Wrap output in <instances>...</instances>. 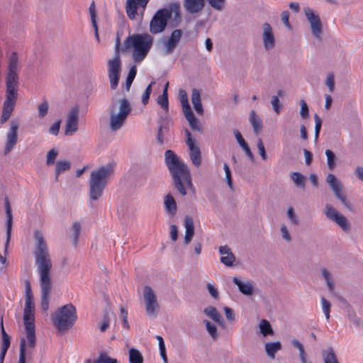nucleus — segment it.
I'll use <instances>...</instances> for the list:
<instances>
[{"instance_id": "obj_53", "label": "nucleus", "mask_w": 363, "mask_h": 363, "mask_svg": "<svg viewBox=\"0 0 363 363\" xmlns=\"http://www.w3.org/2000/svg\"><path fill=\"white\" fill-rule=\"evenodd\" d=\"M287 216L289 219L290 220L291 223L294 225H298L299 223L298 218L296 216V214L294 212V210L292 207H289L287 209Z\"/></svg>"}, {"instance_id": "obj_63", "label": "nucleus", "mask_w": 363, "mask_h": 363, "mask_svg": "<svg viewBox=\"0 0 363 363\" xmlns=\"http://www.w3.org/2000/svg\"><path fill=\"white\" fill-rule=\"evenodd\" d=\"M110 320L107 314L104 315L103 322L100 325L101 332H105L109 327Z\"/></svg>"}, {"instance_id": "obj_50", "label": "nucleus", "mask_w": 363, "mask_h": 363, "mask_svg": "<svg viewBox=\"0 0 363 363\" xmlns=\"http://www.w3.org/2000/svg\"><path fill=\"white\" fill-rule=\"evenodd\" d=\"M300 106H301L300 115L303 119H306L309 116L308 106L304 100L300 101Z\"/></svg>"}, {"instance_id": "obj_19", "label": "nucleus", "mask_w": 363, "mask_h": 363, "mask_svg": "<svg viewBox=\"0 0 363 363\" xmlns=\"http://www.w3.org/2000/svg\"><path fill=\"white\" fill-rule=\"evenodd\" d=\"M262 40L264 48L266 50H270L275 46V38L272 28L269 23H264L262 25Z\"/></svg>"}, {"instance_id": "obj_33", "label": "nucleus", "mask_w": 363, "mask_h": 363, "mask_svg": "<svg viewBox=\"0 0 363 363\" xmlns=\"http://www.w3.org/2000/svg\"><path fill=\"white\" fill-rule=\"evenodd\" d=\"M281 348L279 342H267L265 344V351L267 354L271 358L274 359L275 354Z\"/></svg>"}, {"instance_id": "obj_18", "label": "nucleus", "mask_w": 363, "mask_h": 363, "mask_svg": "<svg viewBox=\"0 0 363 363\" xmlns=\"http://www.w3.org/2000/svg\"><path fill=\"white\" fill-rule=\"evenodd\" d=\"M6 91L5 101L16 104L18 88V78H6Z\"/></svg>"}, {"instance_id": "obj_44", "label": "nucleus", "mask_w": 363, "mask_h": 363, "mask_svg": "<svg viewBox=\"0 0 363 363\" xmlns=\"http://www.w3.org/2000/svg\"><path fill=\"white\" fill-rule=\"evenodd\" d=\"M320 303H321L322 311L325 316V318H326L327 321H329L330 317V313L331 304L325 297H321Z\"/></svg>"}, {"instance_id": "obj_21", "label": "nucleus", "mask_w": 363, "mask_h": 363, "mask_svg": "<svg viewBox=\"0 0 363 363\" xmlns=\"http://www.w3.org/2000/svg\"><path fill=\"white\" fill-rule=\"evenodd\" d=\"M205 6V0H184L183 6L185 11L190 14L201 12Z\"/></svg>"}, {"instance_id": "obj_24", "label": "nucleus", "mask_w": 363, "mask_h": 363, "mask_svg": "<svg viewBox=\"0 0 363 363\" xmlns=\"http://www.w3.org/2000/svg\"><path fill=\"white\" fill-rule=\"evenodd\" d=\"M233 283L238 287L239 291L245 296H251L254 293L255 286L252 281H242L239 278L234 277Z\"/></svg>"}, {"instance_id": "obj_13", "label": "nucleus", "mask_w": 363, "mask_h": 363, "mask_svg": "<svg viewBox=\"0 0 363 363\" xmlns=\"http://www.w3.org/2000/svg\"><path fill=\"white\" fill-rule=\"evenodd\" d=\"M326 182L332 189L336 198H337L346 208L350 209V203L342 193L343 185L337 178L333 174H328L326 177Z\"/></svg>"}, {"instance_id": "obj_56", "label": "nucleus", "mask_w": 363, "mask_h": 363, "mask_svg": "<svg viewBox=\"0 0 363 363\" xmlns=\"http://www.w3.org/2000/svg\"><path fill=\"white\" fill-rule=\"evenodd\" d=\"M155 84V82H152L146 88L143 96L142 101L144 104H146L150 99V96L152 91V86Z\"/></svg>"}, {"instance_id": "obj_9", "label": "nucleus", "mask_w": 363, "mask_h": 363, "mask_svg": "<svg viewBox=\"0 0 363 363\" xmlns=\"http://www.w3.org/2000/svg\"><path fill=\"white\" fill-rule=\"evenodd\" d=\"M143 298L147 316L150 318H155L158 315L160 306L155 293L148 286L144 287Z\"/></svg>"}, {"instance_id": "obj_20", "label": "nucleus", "mask_w": 363, "mask_h": 363, "mask_svg": "<svg viewBox=\"0 0 363 363\" xmlns=\"http://www.w3.org/2000/svg\"><path fill=\"white\" fill-rule=\"evenodd\" d=\"M320 272L329 293L332 296L340 298V296L335 291V282L331 272L325 267H323Z\"/></svg>"}, {"instance_id": "obj_8", "label": "nucleus", "mask_w": 363, "mask_h": 363, "mask_svg": "<svg viewBox=\"0 0 363 363\" xmlns=\"http://www.w3.org/2000/svg\"><path fill=\"white\" fill-rule=\"evenodd\" d=\"M51 319L59 331H67L74 325L77 319L76 308L72 303L65 305L52 315Z\"/></svg>"}, {"instance_id": "obj_45", "label": "nucleus", "mask_w": 363, "mask_h": 363, "mask_svg": "<svg viewBox=\"0 0 363 363\" xmlns=\"http://www.w3.org/2000/svg\"><path fill=\"white\" fill-rule=\"evenodd\" d=\"M203 323L206 325L208 333L211 336V337L213 340L217 339L218 337L217 327L214 324L211 323L210 321L206 320H203Z\"/></svg>"}, {"instance_id": "obj_36", "label": "nucleus", "mask_w": 363, "mask_h": 363, "mask_svg": "<svg viewBox=\"0 0 363 363\" xmlns=\"http://www.w3.org/2000/svg\"><path fill=\"white\" fill-rule=\"evenodd\" d=\"M322 354L325 363H338L336 355L332 347L323 350Z\"/></svg>"}, {"instance_id": "obj_16", "label": "nucleus", "mask_w": 363, "mask_h": 363, "mask_svg": "<svg viewBox=\"0 0 363 363\" xmlns=\"http://www.w3.org/2000/svg\"><path fill=\"white\" fill-rule=\"evenodd\" d=\"M19 123L16 121H11L10 128L6 133V140L4 147V155L9 153L16 145L18 141V130Z\"/></svg>"}, {"instance_id": "obj_1", "label": "nucleus", "mask_w": 363, "mask_h": 363, "mask_svg": "<svg viewBox=\"0 0 363 363\" xmlns=\"http://www.w3.org/2000/svg\"><path fill=\"white\" fill-rule=\"evenodd\" d=\"M34 239L35 247L33 255L39 274L41 308L47 311L49 308L50 296L52 286L51 277L52 263L43 234L39 230H35Z\"/></svg>"}, {"instance_id": "obj_60", "label": "nucleus", "mask_w": 363, "mask_h": 363, "mask_svg": "<svg viewBox=\"0 0 363 363\" xmlns=\"http://www.w3.org/2000/svg\"><path fill=\"white\" fill-rule=\"evenodd\" d=\"M233 133H234L235 137L238 144L241 147V148H242L246 145H247L238 130H235L233 131Z\"/></svg>"}, {"instance_id": "obj_47", "label": "nucleus", "mask_w": 363, "mask_h": 363, "mask_svg": "<svg viewBox=\"0 0 363 363\" xmlns=\"http://www.w3.org/2000/svg\"><path fill=\"white\" fill-rule=\"evenodd\" d=\"M49 109V104L47 101H44L40 103L38 106V112L39 118H44L48 111Z\"/></svg>"}, {"instance_id": "obj_25", "label": "nucleus", "mask_w": 363, "mask_h": 363, "mask_svg": "<svg viewBox=\"0 0 363 363\" xmlns=\"http://www.w3.org/2000/svg\"><path fill=\"white\" fill-rule=\"evenodd\" d=\"M219 252L222 255L220 262L228 267H231L235 260V257L232 253L230 247L228 246H221L219 248Z\"/></svg>"}, {"instance_id": "obj_35", "label": "nucleus", "mask_w": 363, "mask_h": 363, "mask_svg": "<svg viewBox=\"0 0 363 363\" xmlns=\"http://www.w3.org/2000/svg\"><path fill=\"white\" fill-rule=\"evenodd\" d=\"M15 104L4 101L1 123H4L10 118L14 107Z\"/></svg>"}, {"instance_id": "obj_61", "label": "nucleus", "mask_w": 363, "mask_h": 363, "mask_svg": "<svg viewBox=\"0 0 363 363\" xmlns=\"http://www.w3.org/2000/svg\"><path fill=\"white\" fill-rule=\"evenodd\" d=\"M207 289L208 290L209 294H211V296L213 298H214L216 299L218 298L219 294L218 292L217 289L215 287V286L213 284L208 283L207 284Z\"/></svg>"}, {"instance_id": "obj_51", "label": "nucleus", "mask_w": 363, "mask_h": 363, "mask_svg": "<svg viewBox=\"0 0 363 363\" xmlns=\"http://www.w3.org/2000/svg\"><path fill=\"white\" fill-rule=\"evenodd\" d=\"M272 106L274 111L279 114L282 109V105L280 103L278 96H273L272 99Z\"/></svg>"}, {"instance_id": "obj_46", "label": "nucleus", "mask_w": 363, "mask_h": 363, "mask_svg": "<svg viewBox=\"0 0 363 363\" xmlns=\"http://www.w3.org/2000/svg\"><path fill=\"white\" fill-rule=\"evenodd\" d=\"M157 104L162 108L165 111H168L169 101L168 94H166L165 91H162V94L157 97Z\"/></svg>"}, {"instance_id": "obj_26", "label": "nucleus", "mask_w": 363, "mask_h": 363, "mask_svg": "<svg viewBox=\"0 0 363 363\" xmlns=\"http://www.w3.org/2000/svg\"><path fill=\"white\" fill-rule=\"evenodd\" d=\"M185 235L184 244L188 245L192 240L194 235V225L193 218L190 216H186L184 219Z\"/></svg>"}, {"instance_id": "obj_39", "label": "nucleus", "mask_w": 363, "mask_h": 363, "mask_svg": "<svg viewBox=\"0 0 363 363\" xmlns=\"http://www.w3.org/2000/svg\"><path fill=\"white\" fill-rule=\"evenodd\" d=\"M129 362L130 363H143V357L138 350L131 348L129 350Z\"/></svg>"}, {"instance_id": "obj_28", "label": "nucleus", "mask_w": 363, "mask_h": 363, "mask_svg": "<svg viewBox=\"0 0 363 363\" xmlns=\"http://www.w3.org/2000/svg\"><path fill=\"white\" fill-rule=\"evenodd\" d=\"M164 205L167 213L174 216L177 212V203L171 194H167L164 199Z\"/></svg>"}, {"instance_id": "obj_38", "label": "nucleus", "mask_w": 363, "mask_h": 363, "mask_svg": "<svg viewBox=\"0 0 363 363\" xmlns=\"http://www.w3.org/2000/svg\"><path fill=\"white\" fill-rule=\"evenodd\" d=\"M260 333L263 336L272 335L274 334L272 326L268 320L263 319L259 324Z\"/></svg>"}, {"instance_id": "obj_48", "label": "nucleus", "mask_w": 363, "mask_h": 363, "mask_svg": "<svg viewBox=\"0 0 363 363\" xmlns=\"http://www.w3.org/2000/svg\"><path fill=\"white\" fill-rule=\"evenodd\" d=\"M58 155V151L56 149L50 150L47 154L46 164L48 166L52 165L55 163V159Z\"/></svg>"}, {"instance_id": "obj_34", "label": "nucleus", "mask_w": 363, "mask_h": 363, "mask_svg": "<svg viewBox=\"0 0 363 363\" xmlns=\"http://www.w3.org/2000/svg\"><path fill=\"white\" fill-rule=\"evenodd\" d=\"M71 167V163L67 160H59L56 163L55 167V181H58L60 174L67 171Z\"/></svg>"}, {"instance_id": "obj_57", "label": "nucleus", "mask_w": 363, "mask_h": 363, "mask_svg": "<svg viewBox=\"0 0 363 363\" xmlns=\"http://www.w3.org/2000/svg\"><path fill=\"white\" fill-rule=\"evenodd\" d=\"M281 233L283 239L289 242L291 241V236L286 225L283 224L281 226Z\"/></svg>"}, {"instance_id": "obj_27", "label": "nucleus", "mask_w": 363, "mask_h": 363, "mask_svg": "<svg viewBox=\"0 0 363 363\" xmlns=\"http://www.w3.org/2000/svg\"><path fill=\"white\" fill-rule=\"evenodd\" d=\"M203 313L220 326H225V321L222 315L214 306H208L205 308Z\"/></svg>"}, {"instance_id": "obj_41", "label": "nucleus", "mask_w": 363, "mask_h": 363, "mask_svg": "<svg viewBox=\"0 0 363 363\" xmlns=\"http://www.w3.org/2000/svg\"><path fill=\"white\" fill-rule=\"evenodd\" d=\"M291 179L293 180L296 186L304 188L306 177L299 172H293L291 174Z\"/></svg>"}, {"instance_id": "obj_12", "label": "nucleus", "mask_w": 363, "mask_h": 363, "mask_svg": "<svg viewBox=\"0 0 363 363\" xmlns=\"http://www.w3.org/2000/svg\"><path fill=\"white\" fill-rule=\"evenodd\" d=\"M303 12L310 23L313 35L316 38H320L322 34L323 26L318 14L308 6L303 9Z\"/></svg>"}, {"instance_id": "obj_62", "label": "nucleus", "mask_w": 363, "mask_h": 363, "mask_svg": "<svg viewBox=\"0 0 363 363\" xmlns=\"http://www.w3.org/2000/svg\"><path fill=\"white\" fill-rule=\"evenodd\" d=\"M191 126V128L194 130H201V126H200V124H199V120L195 117V116H194V118L192 119H189L187 118L186 119Z\"/></svg>"}, {"instance_id": "obj_30", "label": "nucleus", "mask_w": 363, "mask_h": 363, "mask_svg": "<svg viewBox=\"0 0 363 363\" xmlns=\"http://www.w3.org/2000/svg\"><path fill=\"white\" fill-rule=\"evenodd\" d=\"M191 102L196 113L199 114H202L203 112V108L201 104L200 92L196 89H194L192 90Z\"/></svg>"}, {"instance_id": "obj_5", "label": "nucleus", "mask_w": 363, "mask_h": 363, "mask_svg": "<svg viewBox=\"0 0 363 363\" xmlns=\"http://www.w3.org/2000/svg\"><path fill=\"white\" fill-rule=\"evenodd\" d=\"M108 110L109 113V128L111 131L116 132L125 125L132 108L128 100L123 98L113 100Z\"/></svg>"}, {"instance_id": "obj_55", "label": "nucleus", "mask_w": 363, "mask_h": 363, "mask_svg": "<svg viewBox=\"0 0 363 363\" xmlns=\"http://www.w3.org/2000/svg\"><path fill=\"white\" fill-rule=\"evenodd\" d=\"M184 114L185 116L186 119L189 118L192 119L194 118V113L192 112L190 105L189 103L182 105Z\"/></svg>"}, {"instance_id": "obj_11", "label": "nucleus", "mask_w": 363, "mask_h": 363, "mask_svg": "<svg viewBox=\"0 0 363 363\" xmlns=\"http://www.w3.org/2000/svg\"><path fill=\"white\" fill-rule=\"evenodd\" d=\"M323 213L329 220L335 223L343 231H349L350 224L347 218L339 213L338 211L330 204L325 205Z\"/></svg>"}, {"instance_id": "obj_49", "label": "nucleus", "mask_w": 363, "mask_h": 363, "mask_svg": "<svg viewBox=\"0 0 363 363\" xmlns=\"http://www.w3.org/2000/svg\"><path fill=\"white\" fill-rule=\"evenodd\" d=\"M72 231L73 234L74 243L76 245L78 242L79 237L81 231V225L79 223H74L72 227Z\"/></svg>"}, {"instance_id": "obj_52", "label": "nucleus", "mask_w": 363, "mask_h": 363, "mask_svg": "<svg viewBox=\"0 0 363 363\" xmlns=\"http://www.w3.org/2000/svg\"><path fill=\"white\" fill-rule=\"evenodd\" d=\"M315 120V141H317L319 137L320 131L321 129L322 121L319 116L315 114L314 116Z\"/></svg>"}, {"instance_id": "obj_31", "label": "nucleus", "mask_w": 363, "mask_h": 363, "mask_svg": "<svg viewBox=\"0 0 363 363\" xmlns=\"http://www.w3.org/2000/svg\"><path fill=\"white\" fill-rule=\"evenodd\" d=\"M1 333L3 337V342L0 354V363H4L6 353L10 346V338L4 328L3 323H1Z\"/></svg>"}, {"instance_id": "obj_42", "label": "nucleus", "mask_w": 363, "mask_h": 363, "mask_svg": "<svg viewBox=\"0 0 363 363\" xmlns=\"http://www.w3.org/2000/svg\"><path fill=\"white\" fill-rule=\"evenodd\" d=\"M94 363H118V362L116 359L109 357L107 354L101 352L99 355L94 359Z\"/></svg>"}, {"instance_id": "obj_17", "label": "nucleus", "mask_w": 363, "mask_h": 363, "mask_svg": "<svg viewBox=\"0 0 363 363\" xmlns=\"http://www.w3.org/2000/svg\"><path fill=\"white\" fill-rule=\"evenodd\" d=\"M182 35V32L179 29L172 31L168 39L164 40V55H168L172 54L177 45L179 44Z\"/></svg>"}, {"instance_id": "obj_14", "label": "nucleus", "mask_w": 363, "mask_h": 363, "mask_svg": "<svg viewBox=\"0 0 363 363\" xmlns=\"http://www.w3.org/2000/svg\"><path fill=\"white\" fill-rule=\"evenodd\" d=\"M186 145L189 149V157L193 164L199 167L201 164V153L199 147L196 145V139L193 138L189 130H185Z\"/></svg>"}, {"instance_id": "obj_43", "label": "nucleus", "mask_w": 363, "mask_h": 363, "mask_svg": "<svg viewBox=\"0 0 363 363\" xmlns=\"http://www.w3.org/2000/svg\"><path fill=\"white\" fill-rule=\"evenodd\" d=\"M208 5L216 11H221L224 9L226 0H206Z\"/></svg>"}, {"instance_id": "obj_6", "label": "nucleus", "mask_w": 363, "mask_h": 363, "mask_svg": "<svg viewBox=\"0 0 363 363\" xmlns=\"http://www.w3.org/2000/svg\"><path fill=\"white\" fill-rule=\"evenodd\" d=\"M35 304L29 282H27L25 296V308L23 311V324L26 330L28 346L35 348L36 343L34 318Z\"/></svg>"}, {"instance_id": "obj_58", "label": "nucleus", "mask_w": 363, "mask_h": 363, "mask_svg": "<svg viewBox=\"0 0 363 363\" xmlns=\"http://www.w3.org/2000/svg\"><path fill=\"white\" fill-rule=\"evenodd\" d=\"M223 169L225 173V178H226V182L228 183V185L230 188H232L233 181H232V177H231V172H230V169L228 165L226 163H225L223 165Z\"/></svg>"}, {"instance_id": "obj_32", "label": "nucleus", "mask_w": 363, "mask_h": 363, "mask_svg": "<svg viewBox=\"0 0 363 363\" xmlns=\"http://www.w3.org/2000/svg\"><path fill=\"white\" fill-rule=\"evenodd\" d=\"M138 4L135 0H127L125 4V11L127 16L131 20L135 19L137 15Z\"/></svg>"}, {"instance_id": "obj_22", "label": "nucleus", "mask_w": 363, "mask_h": 363, "mask_svg": "<svg viewBox=\"0 0 363 363\" xmlns=\"http://www.w3.org/2000/svg\"><path fill=\"white\" fill-rule=\"evenodd\" d=\"M6 213L7 216V221H6V239L4 245V254H8V249L9 242L11 237V230H12V214L9 205V200L6 199Z\"/></svg>"}, {"instance_id": "obj_64", "label": "nucleus", "mask_w": 363, "mask_h": 363, "mask_svg": "<svg viewBox=\"0 0 363 363\" xmlns=\"http://www.w3.org/2000/svg\"><path fill=\"white\" fill-rule=\"evenodd\" d=\"M60 121H56L49 130L50 133L54 135H57L59 133L60 128Z\"/></svg>"}, {"instance_id": "obj_23", "label": "nucleus", "mask_w": 363, "mask_h": 363, "mask_svg": "<svg viewBox=\"0 0 363 363\" xmlns=\"http://www.w3.org/2000/svg\"><path fill=\"white\" fill-rule=\"evenodd\" d=\"M18 57L16 52L11 54L9 58L6 78H18Z\"/></svg>"}, {"instance_id": "obj_2", "label": "nucleus", "mask_w": 363, "mask_h": 363, "mask_svg": "<svg viewBox=\"0 0 363 363\" xmlns=\"http://www.w3.org/2000/svg\"><path fill=\"white\" fill-rule=\"evenodd\" d=\"M164 161L178 191L182 196H186L188 190L194 192L189 167L171 150L164 152Z\"/></svg>"}, {"instance_id": "obj_7", "label": "nucleus", "mask_w": 363, "mask_h": 363, "mask_svg": "<svg viewBox=\"0 0 363 363\" xmlns=\"http://www.w3.org/2000/svg\"><path fill=\"white\" fill-rule=\"evenodd\" d=\"M174 15L175 18L180 17V4L174 2L167 8L159 9L153 16L150 23V31L152 34L163 32L167 26L168 20Z\"/></svg>"}, {"instance_id": "obj_4", "label": "nucleus", "mask_w": 363, "mask_h": 363, "mask_svg": "<svg viewBox=\"0 0 363 363\" xmlns=\"http://www.w3.org/2000/svg\"><path fill=\"white\" fill-rule=\"evenodd\" d=\"M114 164H106L93 170L89 179V197L92 201L98 200L108 183V179L113 174Z\"/></svg>"}, {"instance_id": "obj_15", "label": "nucleus", "mask_w": 363, "mask_h": 363, "mask_svg": "<svg viewBox=\"0 0 363 363\" xmlns=\"http://www.w3.org/2000/svg\"><path fill=\"white\" fill-rule=\"evenodd\" d=\"M79 108L77 106L72 108L67 116L65 135L71 136L78 130Z\"/></svg>"}, {"instance_id": "obj_59", "label": "nucleus", "mask_w": 363, "mask_h": 363, "mask_svg": "<svg viewBox=\"0 0 363 363\" xmlns=\"http://www.w3.org/2000/svg\"><path fill=\"white\" fill-rule=\"evenodd\" d=\"M325 84L328 87L330 92H333L335 89L334 76L332 74H329L327 77Z\"/></svg>"}, {"instance_id": "obj_29", "label": "nucleus", "mask_w": 363, "mask_h": 363, "mask_svg": "<svg viewBox=\"0 0 363 363\" xmlns=\"http://www.w3.org/2000/svg\"><path fill=\"white\" fill-rule=\"evenodd\" d=\"M249 121L253 128L255 133L257 135L259 134L262 128V122L255 111H250Z\"/></svg>"}, {"instance_id": "obj_37", "label": "nucleus", "mask_w": 363, "mask_h": 363, "mask_svg": "<svg viewBox=\"0 0 363 363\" xmlns=\"http://www.w3.org/2000/svg\"><path fill=\"white\" fill-rule=\"evenodd\" d=\"M33 350V348L28 346V340L26 338H22L20 342V354L18 363H26V352L27 350Z\"/></svg>"}, {"instance_id": "obj_3", "label": "nucleus", "mask_w": 363, "mask_h": 363, "mask_svg": "<svg viewBox=\"0 0 363 363\" xmlns=\"http://www.w3.org/2000/svg\"><path fill=\"white\" fill-rule=\"evenodd\" d=\"M153 37L147 33H136L129 35L124 40V48L131 51L132 58L136 63L145 60L152 47Z\"/></svg>"}, {"instance_id": "obj_54", "label": "nucleus", "mask_w": 363, "mask_h": 363, "mask_svg": "<svg viewBox=\"0 0 363 363\" xmlns=\"http://www.w3.org/2000/svg\"><path fill=\"white\" fill-rule=\"evenodd\" d=\"M257 148L259 150V155L263 160H267V155L266 153L265 147L261 138L257 140Z\"/></svg>"}, {"instance_id": "obj_40", "label": "nucleus", "mask_w": 363, "mask_h": 363, "mask_svg": "<svg viewBox=\"0 0 363 363\" xmlns=\"http://www.w3.org/2000/svg\"><path fill=\"white\" fill-rule=\"evenodd\" d=\"M325 155L327 157V166L329 170L333 171L336 167V156L334 152L330 150H325Z\"/></svg>"}, {"instance_id": "obj_10", "label": "nucleus", "mask_w": 363, "mask_h": 363, "mask_svg": "<svg viewBox=\"0 0 363 363\" xmlns=\"http://www.w3.org/2000/svg\"><path fill=\"white\" fill-rule=\"evenodd\" d=\"M121 72V61L118 52L114 57L108 62V75L111 88L116 89L118 86Z\"/></svg>"}]
</instances>
